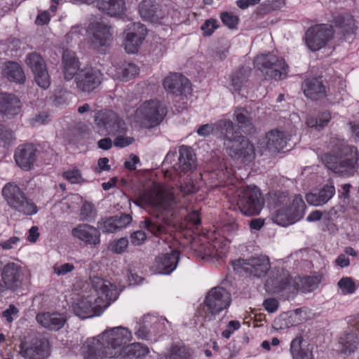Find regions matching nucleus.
Wrapping results in <instances>:
<instances>
[{
  "mask_svg": "<svg viewBox=\"0 0 359 359\" xmlns=\"http://www.w3.org/2000/svg\"><path fill=\"white\" fill-rule=\"evenodd\" d=\"M125 32L132 33L134 35H137V33H142L143 32V36L145 38L147 35V28L144 25H142L140 22H130L127 25L126 29H125Z\"/></svg>",
  "mask_w": 359,
  "mask_h": 359,
  "instance_id": "5fc2aeb1",
  "label": "nucleus"
},
{
  "mask_svg": "<svg viewBox=\"0 0 359 359\" xmlns=\"http://www.w3.org/2000/svg\"><path fill=\"white\" fill-rule=\"evenodd\" d=\"M139 13L142 18L152 22H158L166 15V12L152 0H143L139 5Z\"/></svg>",
  "mask_w": 359,
  "mask_h": 359,
  "instance_id": "7c9ffc66",
  "label": "nucleus"
},
{
  "mask_svg": "<svg viewBox=\"0 0 359 359\" xmlns=\"http://www.w3.org/2000/svg\"><path fill=\"white\" fill-rule=\"evenodd\" d=\"M167 114L166 107L156 100L144 102L136 110V116L147 128L158 126Z\"/></svg>",
  "mask_w": 359,
  "mask_h": 359,
  "instance_id": "1a4fd4ad",
  "label": "nucleus"
},
{
  "mask_svg": "<svg viewBox=\"0 0 359 359\" xmlns=\"http://www.w3.org/2000/svg\"><path fill=\"white\" fill-rule=\"evenodd\" d=\"M63 176L71 183H78L81 180V171L77 168L64 172Z\"/></svg>",
  "mask_w": 359,
  "mask_h": 359,
  "instance_id": "bf43d9fd",
  "label": "nucleus"
},
{
  "mask_svg": "<svg viewBox=\"0 0 359 359\" xmlns=\"http://www.w3.org/2000/svg\"><path fill=\"white\" fill-rule=\"evenodd\" d=\"M256 67L266 78L275 80L287 76L288 66L282 57L268 53L257 56L255 60Z\"/></svg>",
  "mask_w": 359,
  "mask_h": 359,
  "instance_id": "0eeeda50",
  "label": "nucleus"
},
{
  "mask_svg": "<svg viewBox=\"0 0 359 359\" xmlns=\"http://www.w3.org/2000/svg\"><path fill=\"white\" fill-rule=\"evenodd\" d=\"M339 350L341 353L350 355L359 348L358 330L350 328L342 332L338 338Z\"/></svg>",
  "mask_w": 359,
  "mask_h": 359,
  "instance_id": "c85d7f7f",
  "label": "nucleus"
},
{
  "mask_svg": "<svg viewBox=\"0 0 359 359\" xmlns=\"http://www.w3.org/2000/svg\"><path fill=\"white\" fill-rule=\"evenodd\" d=\"M278 287L280 291L289 290L290 292H293L297 290V282L292 280V278L290 276L281 279L279 281Z\"/></svg>",
  "mask_w": 359,
  "mask_h": 359,
  "instance_id": "864d4df0",
  "label": "nucleus"
},
{
  "mask_svg": "<svg viewBox=\"0 0 359 359\" xmlns=\"http://www.w3.org/2000/svg\"><path fill=\"white\" fill-rule=\"evenodd\" d=\"M251 74V69L249 67H241L233 72L231 76V86L234 91L238 92L246 86Z\"/></svg>",
  "mask_w": 359,
  "mask_h": 359,
  "instance_id": "58836bf2",
  "label": "nucleus"
},
{
  "mask_svg": "<svg viewBox=\"0 0 359 359\" xmlns=\"http://www.w3.org/2000/svg\"><path fill=\"white\" fill-rule=\"evenodd\" d=\"M234 269L241 268L245 272L256 278L266 275L271 266L268 257L252 256L248 259H238L231 262Z\"/></svg>",
  "mask_w": 359,
  "mask_h": 359,
  "instance_id": "f8f14e48",
  "label": "nucleus"
},
{
  "mask_svg": "<svg viewBox=\"0 0 359 359\" xmlns=\"http://www.w3.org/2000/svg\"><path fill=\"white\" fill-rule=\"evenodd\" d=\"M196 166V156L191 147L184 145L181 146L179 149L177 162H175L172 165L173 171L181 176L182 173L193 171Z\"/></svg>",
  "mask_w": 359,
  "mask_h": 359,
  "instance_id": "aec40b11",
  "label": "nucleus"
},
{
  "mask_svg": "<svg viewBox=\"0 0 359 359\" xmlns=\"http://www.w3.org/2000/svg\"><path fill=\"white\" fill-rule=\"evenodd\" d=\"M19 353L25 359H47L50 354L49 341L45 337H34L20 344Z\"/></svg>",
  "mask_w": 359,
  "mask_h": 359,
  "instance_id": "ddd939ff",
  "label": "nucleus"
},
{
  "mask_svg": "<svg viewBox=\"0 0 359 359\" xmlns=\"http://www.w3.org/2000/svg\"><path fill=\"white\" fill-rule=\"evenodd\" d=\"M25 62L31 69L36 84L43 89L48 88L50 84V78L42 56L36 52L29 53L26 56Z\"/></svg>",
  "mask_w": 359,
  "mask_h": 359,
  "instance_id": "dca6fc26",
  "label": "nucleus"
},
{
  "mask_svg": "<svg viewBox=\"0 0 359 359\" xmlns=\"http://www.w3.org/2000/svg\"><path fill=\"white\" fill-rule=\"evenodd\" d=\"M118 135L114 139V144L117 147H124L131 144L134 142V138L131 137H124L123 134Z\"/></svg>",
  "mask_w": 359,
  "mask_h": 359,
  "instance_id": "e2e57ef3",
  "label": "nucleus"
},
{
  "mask_svg": "<svg viewBox=\"0 0 359 359\" xmlns=\"http://www.w3.org/2000/svg\"><path fill=\"white\" fill-rule=\"evenodd\" d=\"M62 65L64 77L67 81L72 79L79 72L80 63L76 53L72 50L66 49L63 51Z\"/></svg>",
  "mask_w": 359,
  "mask_h": 359,
  "instance_id": "2f4dec72",
  "label": "nucleus"
},
{
  "mask_svg": "<svg viewBox=\"0 0 359 359\" xmlns=\"http://www.w3.org/2000/svg\"><path fill=\"white\" fill-rule=\"evenodd\" d=\"M233 116L240 128H251L252 126L250 112L245 109L238 107L235 109Z\"/></svg>",
  "mask_w": 359,
  "mask_h": 359,
  "instance_id": "37998d69",
  "label": "nucleus"
},
{
  "mask_svg": "<svg viewBox=\"0 0 359 359\" xmlns=\"http://www.w3.org/2000/svg\"><path fill=\"white\" fill-rule=\"evenodd\" d=\"M22 103L20 98L13 93H0V115L8 119L20 114Z\"/></svg>",
  "mask_w": 359,
  "mask_h": 359,
  "instance_id": "412c9836",
  "label": "nucleus"
},
{
  "mask_svg": "<svg viewBox=\"0 0 359 359\" xmlns=\"http://www.w3.org/2000/svg\"><path fill=\"white\" fill-rule=\"evenodd\" d=\"M334 186L332 183H329L325 184L317 192L307 194L306 200L311 205L320 206L327 203L334 196Z\"/></svg>",
  "mask_w": 359,
  "mask_h": 359,
  "instance_id": "473e14b6",
  "label": "nucleus"
},
{
  "mask_svg": "<svg viewBox=\"0 0 359 359\" xmlns=\"http://www.w3.org/2000/svg\"><path fill=\"white\" fill-rule=\"evenodd\" d=\"M149 353V348L140 343L126 345L121 355L117 359H139Z\"/></svg>",
  "mask_w": 359,
  "mask_h": 359,
  "instance_id": "4c0bfd02",
  "label": "nucleus"
},
{
  "mask_svg": "<svg viewBox=\"0 0 359 359\" xmlns=\"http://www.w3.org/2000/svg\"><path fill=\"white\" fill-rule=\"evenodd\" d=\"M102 81V72L93 67L81 69L75 76L76 87L81 92H92L101 84Z\"/></svg>",
  "mask_w": 359,
  "mask_h": 359,
  "instance_id": "a211bd4d",
  "label": "nucleus"
},
{
  "mask_svg": "<svg viewBox=\"0 0 359 359\" xmlns=\"http://www.w3.org/2000/svg\"><path fill=\"white\" fill-rule=\"evenodd\" d=\"M266 148L270 151L276 152L283 150L287 144V137L283 132L273 130L266 135Z\"/></svg>",
  "mask_w": 359,
  "mask_h": 359,
  "instance_id": "e433bc0d",
  "label": "nucleus"
},
{
  "mask_svg": "<svg viewBox=\"0 0 359 359\" xmlns=\"http://www.w3.org/2000/svg\"><path fill=\"white\" fill-rule=\"evenodd\" d=\"M72 235L86 245L96 247L100 243V230L89 224H79L72 229Z\"/></svg>",
  "mask_w": 359,
  "mask_h": 359,
  "instance_id": "bb28decb",
  "label": "nucleus"
},
{
  "mask_svg": "<svg viewBox=\"0 0 359 359\" xmlns=\"http://www.w3.org/2000/svg\"><path fill=\"white\" fill-rule=\"evenodd\" d=\"M148 317H144L143 319V323H138L136 327L135 334L137 337L142 339H148L149 337V330L147 325L144 323L147 321Z\"/></svg>",
  "mask_w": 359,
  "mask_h": 359,
  "instance_id": "13d9d810",
  "label": "nucleus"
},
{
  "mask_svg": "<svg viewBox=\"0 0 359 359\" xmlns=\"http://www.w3.org/2000/svg\"><path fill=\"white\" fill-rule=\"evenodd\" d=\"M220 18L224 25L231 29L236 28L239 22V18L237 15L226 11L222 12Z\"/></svg>",
  "mask_w": 359,
  "mask_h": 359,
  "instance_id": "09e8293b",
  "label": "nucleus"
},
{
  "mask_svg": "<svg viewBox=\"0 0 359 359\" xmlns=\"http://www.w3.org/2000/svg\"><path fill=\"white\" fill-rule=\"evenodd\" d=\"M97 6L102 13L111 17L122 14L126 9L124 0H100Z\"/></svg>",
  "mask_w": 359,
  "mask_h": 359,
  "instance_id": "c9c22d12",
  "label": "nucleus"
},
{
  "mask_svg": "<svg viewBox=\"0 0 359 359\" xmlns=\"http://www.w3.org/2000/svg\"><path fill=\"white\" fill-rule=\"evenodd\" d=\"M160 359H191V353L190 349L185 345L175 344Z\"/></svg>",
  "mask_w": 359,
  "mask_h": 359,
  "instance_id": "ea45409f",
  "label": "nucleus"
},
{
  "mask_svg": "<svg viewBox=\"0 0 359 359\" xmlns=\"http://www.w3.org/2000/svg\"><path fill=\"white\" fill-rule=\"evenodd\" d=\"M146 238V233L142 230L136 231L130 235V242L134 245H140Z\"/></svg>",
  "mask_w": 359,
  "mask_h": 359,
  "instance_id": "0e129e2a",
  "label": "nucleus"
},
{
  "mask_svg": "<svg viewBox=\"0 0 359 359\" xmlns=\"http://www.w3.org/2000/svg\"><path fill=\"white\" fill-rule=\"evenodd\" d=\"M269 203L273 205L275 207L281 206L284 207L290 201L288 194L281 191H272L269 194Z\"/></svg>",
  "mask_w": 359,
  "mask_h": 359,
  "instance_id": "a18cd8bd",
  "label": "nucleus"
},
{
  "mask_svg": "<svg viewBox=\"0 0 359 359\" xmlns=\"http://www.w3.org/2000/svg\"><path fill=\"white\" fill-rule=\"evenodd\" d=\"M92 36L91 46L100 53H105L113 41V32L111 26L102 22H95L90 24Z\"/></svg>",
  "mask_w": 359,
  "mask_h": 359,
  "instance_id": "2eb2a0df",
  "label": "nucleus"
},
{
  "mask_svg": "<svg viewBox=\"0 0 359 359\" xmlns=\"http://www.w3.org/2000/svg\"><path fill=\"white\" fill-rule=\"evenodd\" d=\"M338 286L341 290L343 294H353L356 286L351 278L344 277L338 282Z\"/></svg>",
  "mask_w": 359,
  "mask_h": 359,
  "instance_id": "de8ad7c7",
  "label": "nucleus"
},
{
  "mask_svg": "<svg viewBox=\"0 0 359 359\" xmlns=\"http://www.w3.org/2000/svg\"><path fill=\"white\" fill-rule=\"evenodd\" d=\"M172 224L171 219L165 218V217L159 218L157 216L144 218L143 221L140 222V226L151 236L161 237L167 233V227Z\"/></svg>",
  "mask_w": 359,
  "mask_h": 359,
  "instance_id": "a878e982",
  "label": "nucleus"
},
{
  "mask_svg": "<svg viewBox=\"0 0 359 359\" xmlns=\"http://www.w3.org/2000/svg\"><path fill=\"white\" fill-rule=\"evenodd\" d=\"M114 226L116 231L126 228L132 221V217L128 214L121 213L120 215L113 216Z\"/></svg>",
  "mask_w": 359,
  "mask_h": 359,
  "instance_id": "8fccbe9b",
  "label": "nucleus"
},
{
  "mask_svg": "<svg viewBox=\"0 0 359 359\" xmlns=\"http://www.w3.org/2000/svg\"><path fill=\"white\" fill-rule=\"evenodd\" d=\"M179 259L180 253L177 250L159 255L155 259L153 270L155 273L158 274H170L177 267Z\"/></svg>",
  "mask_w": 359,
  "mask_h": 359,
  "instance_id": "b1692460",
  "label": "nucleus"
},
{
  "mask_svg": "<svg viewBox=\"0 0 359 359\" xmlns=\"http://www.w3.org/2000/svg\"><path fill=\"white\" fill-rule=\"evenodd\" d=\"M97 229L106 233L116 232L113 217L102 218L97 222Z\"/></svg>",
  "mask_w": 359,
  "mask_h": 359,
  "instance_id": "49530a36",
  "label": "nucleus"
},
{
  "mask_svg": "<svg viewBox=\"0 0 359 359\" xmlns=\"http://www.w3.org/2000/svg\"><path fill=\"white\" fill-rule=\"evenodd\" d=\"M36 320L42 327L49 330L57 331L64 327L67 318L62 313L43 312L38 313Z\"/></svg>",
  "mask_w": 359,
  "mask_h": 359,
  "instance_id": "cd10ccee",
  "label": "nucleus"
},
{
  "mask_svg": "<svg viewBox=\"0 0 359 359\" xmlns=\"http://www.w3.org/2000/svg\"><path fill=\"white\" fill-rule=\"evenodd\" d=\"M334 33L332 25H316L309 28L306 32V43L311 50L317 51L332 39Z\"/></svg>",
  "mask_w": 359,
  "mask_h": 359,
  "instance_id": "4468645a",
  "label": "nucleus"
},
{
  "mask_svg": "<svg viewBox=\"0 0 359 359\" xmlns=\"http://www.w3.org/2000/svg\"><path fill=\"white\" fill-rule=\"evenodd\" d=\"M302 88L305 96L312 100H321L326 97V87L320 77L309 78L302 83Z\"/></svg>",
  "mask_w": 359,
  "mask_h": 359,
  "instance_id": "c756f323",
  "label": "nucleus"
},
{
  "mask_svg": "<svg viewBox=\"0 0 359 359\" xmlns=\"http://www.w3.org/2000/svg\"><path fill=\"white\" fill-rule=\"evenodd\" d=\"M2 75L9 81L24 83L26 77L21 66L16 62L8 61L4 64Z\"/></svg>",
  "mask_w": 359,
  "mask_h": 359,
  "instance_id": "f704fd0d",
  "label": "nucleus"
},
{
  "mask_svg": "<svg viewBox=\"0 0 359 359\" xmlns=\"http://www.w3.org/2000/svg\"><path fill=\"white\" fill-rule=\"evenodd\" d=\"M94 121L101 132L109 135L125 134L128 130L125 121L111 110L99 111L95 115Z\"/></svg>",
  "mask_w": 359,
  "mask_h": 359,
  "instance_id": "6e6552de",
  "label": "nucleus"
},
{
  "mask_svg": "<svg viewBox=\"0 0 359 359\" xmlns=\"http://www.w3.org/2000/svg\"><path fill=\"white\" fill-rule=\"evenodd\" d=\"M167 92L173 95H186L191 91V83L189 79L180 73L170 74L163 82Z\"/></svg>",
  "mask_w": 359,
  "mask_h": 359,
  "instance_id": "5701e85b",
  "label": "nucleus"
},
{
  "mask_svg": "<svg viewBox=\"0 0 359 359\" xmlns=\"http://www.w3.org/2000/svg\"><path fill=\"white\" fill-rule=\"evenodd\" d=\"M128 245V240L127 238L123 237L121 238L116 241H113L111 245V250L116 253L121 254L123 253Z\"/></svg>",
  "mask_w": 359,
  "mask_h": 359,
  "instance_id": "603ef678",
  "label": "nucleus"
},
{
  "mask_svg": "<svg viewBox=\"0 0 359 359\" xmlns=\"http://www.w3.org/2000/svg\"><path fill=\"white\" fill-rule=\"evenodd\" d=\"M331 151L320 156L322 163L333 172L341 175H352L358 167V149L341 140H333Z\"/></svg>",
  "mask_w": 359,
  "mask_h": 359,
  "instance_id": "7ed1b4c3",
  "label": "nucleus"
},
{
  "mask_svg": "<svg viewBox=\"0 0 359 359\" xmlns=\"http://www.w3.org/2000/svg\"><path fill=\"white\" fill-rule=\"evenodd\" d=\"M218 27L217 21L211 18L205 21L201 26V30L203 31L204 36H210Z\"/></svg>",
  "mask_w": 359,
  "mask_h": 359,
  "instance_id": "6e6d98bb",
  "label": "nucleus"
},
{
  "mask_svg": "<svg viewBox=\"0 0 359 359\" xmlns=\"http://www.w3.org/2000/svg\"><path fill=\"white\" fill-rule=\"evenodd\" d=\"M306 205L301 196H294L289 207H282L277 210L273 221L279 225L285 226L300 220L304 215Z\"/></svg>",
  "mask_w": 359,
  "mask_h": 359,
  "instance_id": "9d476101",
  "label": "nucleus"
},
{
  "mask_svg": "<svg viewBox=\"0 0 359 359\" xmlns=\"http://www.w3.org/2000/svg\"><path fill=\"white\" fill-rule=\"evenodd\" d=\"M332 22L337 29V34L341 35L343 40L348 41L354 39L357 27L351 15L344 13L334 15Z\"/></svg>",
  "mask_w": 359,
  "mask_h": 359,
  "instance_id": "4be33fe9",
  "label": "nucleus"
},
{
  "mask_svg": "<svg viewBox=\"0 0 359 359\" xmlns=\"http://www.w3.org/2000/svg\"><path fill=\"white\" fill-rule=\"evenodd\" d=\"M126 39L124 41L125 50L128 53H135L137 52L139 47L142 43L145 38L143 36L142 33H137V35H134L124 31Z\"/></svg>",
  "mask_w": 359,
  "mask_h": 359,
  "instance_id": "a19ab883",
  "label": "nucleus"
},
{
  "mask_svg": "<svg viewBox=\"0 0 359 359\" xmlns=\"http://www.w3.org/2000/svg\"><path fill=\"white\" fill-rule=\"evenodd\" d=\"M180 191L184 195H189L196 191V187L191 180H187L180 186Z\"/></svg>",
  "mask_w": 359,
  "mask_h": 359,
  "instance_id": "69168bd1",
  "label": "nucleus"
},
{
  "mask_svg": "<svg viewBox=\"0 0 359 359\" xmlns=\"http://www.w3.org/2000/svg\"><path fill=\"white\" fill-rule=\"evenodd\" d=\"M97 215V210L95 205L88 201H85L81 208L80 212V219L83 222H93Z\"/></svg>",
  "mask_w": 359,
  "mask_h": 359,
  "instance_id": "c03bdc74",
  "label": "nucleus"
},
{
  "mask_svg": "<svg viewBox=\"0 0 359 359\" xmlns=\"http://www.w3.org/2000/svg\"><path fill=\"white\" fill-rule=\"evenodd\" d=\"M219 122V121L216 122L215 124L207 123L200 126L197 129V134L201 137H208L210 134H212L215 130H216L222 136V131L217 127Z\"/></svg>",
  "mask_w": 359,
  "mask_h": 359,
  "instance_id": "3c124183",
  "label": "nucleus"
},
{
  "mask_svg": "<svg viewBox=\"0 0 359 359\" xmlns=\"http://www.w3.org/2000/svg\"><path fill=\"white\" fill-rule=\"evenodd\" d=\"M48 121V115L45 111L39 112L29 119V123L32 126L45 124Z\"/></svg>",
  "mask_w": 359,
  "mask_h": 359,
  "instance_id": "052dcab7",
  "label": "nucleus"
},
{
  "mask_svg": "<svg viewBox=\"0 0 359 359\" xmlns=\"http://www.w3.org/2000/svg\"><path fill=\"white\" fill-rule=\"evenodd\" d=\"M217 128L222 131L224 145L231 157L251 161L255 158V147L246 139L233 123L228 119L219 120Z\"/></svg>",
  "mask_w": 359,
  "mask_h": 359,
  "instance_id": "20e7f679",
  "label": "nucleus"
},
{
  "mask_svg": "<svg viewBox=\"0 0 359 359\" xmlns=\"http://www.w3.org/2000/svg\"><path fill=\"white\" fill-rule=\"evenodd\" d=\"M341 87L339 88L337 92H330L328 94L327 93L326 97H327L328 101L331 103H339L340 101L344 100V96L345 95V90L343 88V84L340 83Z\"/></svg>",
  "mask_w": 359,
  "mask_h": 359,
  "instance_id": "4d7b16f0",
  "label": "nucleus"
},
{
  "mask_svg": "<svg viewBox=\"0 0 359 359\" xmlns=\"http://www.w3.org/2000/svg\"><path fill=\"white\" fill-rule=\"evenodd\" d=\"M36 151L37 149L33 144L19 145L14 154L17 165L26 170L31 169L36 160Z\"/></svg>",
  "mask_w": 359,
  "mask_h": 359,
  "instance_id": "393cba45",
  "label": "nucleus"
},
{
  "mask_svg": "<svg viewBox=\"0 0 359 359\" xmlns=\"http://www.w3.org/2000/svg\"><path fill=\"white\" fill-rule=\"evenodd\" d=\"M320 280L317 276H304L297 282V290L302 292H309L317 288Z\"/></svg>",
  "mask_w": 359,
  "mask_h": 359,
  "instance_id": "79ce46f5",
  "label": "nucleus"
},
{
  "mask_svg": "<svg viewBox=\"0 0 359 359\" xmlns=\"http://www.w3.org/2000/svg\"><path fill=\"white\" fill-rule=\"evenodd\" d=\"M292 359H314L313 351L302 336H297L290 343Z\"/></svg>",
  "mask_w": 359,
  "mask_h": 359,
  "instance_id": "72a5a7b5",
  "label": "nucleus"
},
{
  "mask_svg": "<svg viewBox=\"0 0 359 359\" xmlns=\"http://www.w3.org/2000/svg\"><path fill=\"white\" fill-rule=\"evenodd\" d=\"M134 203L140 207L152 206L158 210L171 212L175 205L174 197L158 192H144L137 197Z\"/></svg>",
  "mask_w": 359,
  "mask_h": 359,
  "instance_id": "f3484780",
  "label": "nucleus"
},
{
  "mask_svg": "<svg viewBox=\"0 0 359 359\" xmlns=\"http://www.w3.org/2000/svg\"><path fill=\"white\" fill-rule=\"evenodd\" d=\"M261 194L257 187H248L239 195L237 206L246 216L258 215L263 208Z\"/></svg>",
  "mask_w": 359,
  "mask_h": 359,
  "instance_id": "9b49d317",
  "label": "nucleus"
},
{
  "mask_svg": "<svg viewBox=\"0 0 359 359\" xmlns=\"http://www.w3.org/2000/svg\"><path fill=\"white\" fill-rule=\"evenodd\" d=\"M90 280L97 297L81 298L74 305V313L81 318L100 316L118 296L116 286L109 280L99 277H93Z\"/></svg>",
  "mask_w": 359,
  "mask_h": 359,
  "instance_id": "f03ea898",
  "label": "nucleus"
},
{
  "mask_svg": "<svg viewBox=\"0 0 359 359\" xmlns=\"http://www.w3.org/2000/svg\"><path fill=\"white\" fill-rule=\"evenodd\" d=\"M1 279L8 290L16 292L22 286V273L21 266L14 262H8L1 270Z\"/></svg>",
  "mask_w": 359,
  "mask_h": 359,
  "instance_id": "6ab92c4d",
  "label": "nucleus"
},
{
  "mask_svg": "<svg viewBox=\"0 0 359 359\" xmlns=\"http://www.w3.org/2000/svg\"><path fill=\"white\" fill-rule=\"evenodd\" d=\"M138 68L134 64H128L123 69V76L126 79H131L138 74Z\"/></svg>",
  "mask_w": 359,
  "mask_h": 359,
  "instance_id": "338daca9",
  "label": "nucleus"
},
{
  "mask_svg": "<svg viewBox=\"0 0 359 359\" xmlns=\"http://www.w3.org/2000/svg\"><path fill=\"white\" fill-rule=\"evenodd\" d=\"M278 302L275 298H268L265 299L263 302V306L264 309L269 313L275 312L278 308Z\"/></svg>",
  "mask_w": 359,
  "mask_h": 359,
  "instance_id": "774afa93",
  "label": "nucleus"
},
{
  "mask_svg": "<svg viewBox=\"0 0 359 359\" xmlns=\"http://www.w3.org/2000/svg\"><path fill=\"white\" fill-rule=\"evenodd\" d=\"M2 196L7 204L13 210L25 215H32L38 212L37 206L15 183L8 182L2 189Z\"/></svg>",
  "mask_w": 359,
  "mask_h": 359,
  "instance_id": "423d86ee",
  "label": "nucleus"
},
{
  "mask_svg": "<svg viewBox=\"0 0 359 359\" xmlns=\"http://www.w3.org/2000/svg\"><path fill=\"white\" fill-rule=\"evenodd\" d=\"M231 303V293L223 287L216 286L207 292L203 302L197 308L196 314L206 321H211L227 310Z\"/></svg>",
  "mask_w": 359,
  "mask_h": 359,
  "instance_id": "39448f33",
  "label": "nucleus"
},
{
  "mask_svg": "<svg viewBox=\"0 0 359 359\" xmlns=\"http://www.w3.org/2000/svg\"><path fill=\"white\" fill-rule=\"evenodd\" d=\"M132 338L128 328L118 326L107 329L97 337L88 339L83 345L85 359L118 358Z\"/></svg>",
  "mask_w": 359,
  "mask_h": 359,
  "instance_id": "f257e3e1",
  "label": "nucleus"
},
{
  "mask_svg": "<svg viewBox=\"0 0 359 359\" xmlns=\"http://www.w3.org/2000/svg\"><path fill=\"white\" fill-rule=\"evenodd\" d=\"M74 269V266L70 263H65L58 266L55 265L53 267L54 273L57 276H64Z\"/></svg>",
  "mask_w": 359,
  "mask_h": 359,
  "instance_id": "680f3d73",
  "label": "nucleus"
}]
</instances>
